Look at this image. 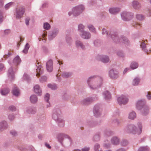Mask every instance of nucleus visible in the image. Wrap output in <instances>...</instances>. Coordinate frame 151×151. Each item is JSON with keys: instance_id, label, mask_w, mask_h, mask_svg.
Here are the masks:
<instances>
[{"instance_id": "nucleus-1", "label": "nucleus", "mask_w": 151, "mask_h": 151, "mask_svg": "<svg viewBox=\"0 0 151 151\" xmlns=\"http://www.w3.org/2000/svg\"><path fill=\"white\" fill-rule=\"evenodd\" d=\"M87 83L91 90H96L100 88L102 85L103 79L98 76H91L88 78Z\"/></svg>"}, {"instance_id": "nucleus-2", "label": "nucleus", "mask_w": 151, "mask_h": 151, "mask_svg": "<svg viewBox=\"0 0 151 151\" xmlns=\"http://www.w3.org/2000/svg\"><path fill=\"white\" fill-rule=\"evenodd\" d=\"M137 126L134 124H128L125 127V130L127 133L134 135H140L142 132V123L138 122Z\"/></svg>"}, {"instance_id": "nucleus-3", "label": "nucleus", "mask_w": 151, "mask_h": 151, "mask_svg": "<svg viewBox=\"0 0 151 151\" xmlns=\"http://www.w3.org/2000/svg\"><path fill=\"white\" fill-rule=\"evenodd\" d=\"M102 35H106L107 37L111 38L112 40L115 42L118 43L122 42L125 44H128L129 40L126 37L121 36L119 38L117 36L115 32H107L105 28L102 29Z\"/></svg>"}, {"instance_id": "nucleus-4", "label": "nucleus", "mask_w": 151, "mask_h": 151, "mask_svg": "<svg viewBox=\"0 0 151 151\" xmlns=\"http://www.w3.org/2000/svg\"><path fill=\"white\" fill-rule=\"evenodd\" d=\"M85 9L84 6L82 4H80L73 7L71 11L68 13L69 16L73 15L75 16H77L79 15Z\"/></svg>"}, {"instance_id": "nucleus-5", "label": "nucleus", "mask_w": 151, "mask_h": 151, "mask_svg": "<svg viewBox=\"0 0 151 151\" xmlns=\"http://www.w3.org/2000/svg\"><path fill=\"white\" fill-rule=\"evenodd\" d=\"M98 99L97 96L96 95H94L91 97H87L83 99L81 101V103L84 106H87L93 101L97 100Z\"/></svg>"}, {"instance_id": "nucleus-6", "label": "nucleus", "mask_w": 151, "mask_h": 151, "mask_svg": "<svg viewBox=\"0 0 151 151\" xmlns=\"http://www.w3.org/2000/svg\"><path fill=\"white\" fill-rule=\"evenodd\" d=\"M133 13L127 11H124L121 13L122 19L125 21H128L132 19L133 17Z\"/></svg>"}, {"instance_id": "nucleus-7", "label": "nucleus", "mask_w": 151, "mask_h": 151, "mask_svg": "<svg viewBox=\"0 0 151 151\" xmlns=\"http://www.w3.org/2000/svg\"><path fill=\"white\" fill-rule=\"evenodd\" d=\"M61 112L58 109H54L52 112V117L53 120L56 122L61 117Z\"/></svg>"}, {"instance_id": "nucleus-8", "label": "nucleus", "mask_w": 151, "mask_h": 151, "mask_svg": "<svg viewBox=\"0 0 151 151\" xmlns=\"http://www.w3.org/2000/svg\"><path fill=\"white\" fill-rule=\"evenodd\" d=\"M146 100L145 99H141L138 100L136 103V109L139 110L144 107L146 105Z\"/></svg>"}, {"instance_id": "nucleus-9", "label": "nucleus", "mask_w": 151, "mask_h": 151, "mask_svg": "<svg viewBox=\"0 0 151 151\" xmlns=\"http://www.w3.org/2000/svg\"><path fill=\"white\" fill-rule=\"evenodd\" d=\"M93 112L94 116L96 117H99L101 114L102 110L99 105H96L93 108Z\"/></svg>"}, {"instance_id": "nucleus-10", "label": "nucleus", "mask_w": 151, "mask_h": 151, "mask_svg": "<svg viewBox=\"0 0 151 151\" xmlns=\"http://www.w3.org/2000/svg\"><path fill=\"white\" fill-rule=\"evenodd\" d=\"M129 101L128 98L126 96L122 95L119 97L117 98V101L119 105H125Z\"/></svg>"}, {"instance_id": "nucleus-11", "label": "nucleus", "mask_w": 151, "mask_h": 151, "mask_svg": "<svg viewBox=\"0 0 151 151\" xmlns=\"http://www.w3.org/2000/svg\"><path fill=\"white\" fill-rule=\"evenodd\" d=\"M36 108L32 106H27L24 109V113L26 114H34L36 113Z\"/></svg>"}, {"instance_id": "nucleus-12", "label": "nucleus", "mask_w": 151, "mask_h": 151, "mask_svg": "<svg viewBox=\"0 0 151 151\" xmlns=\"http://www.w3.org/2000/svg\"><path fill=\"white\" fill-rule=\"evenodd\" d=\"M72 143V139L69 135L67 134L62 145L64 146H71Z\"/></svg>"}, {"instance_id": "nucleus-13", "label": "nucleus", "mask_w": 151, "mask_h": 151, "mask_svg": "<svg viewBox=\"0 0 151 151\" xmlns=\"http://www.w3.org/2000/svg\"><path fill=\"white\" fill-rule=\"evenodd\" d=\"M59 32V30L58 29L55 28L52 29L48 36V39L50 40H52L55 37Z\"/></svg>"}, {"instance_id": "nucleus-14", "label": "nucleus", "mask_w": 151, "mask_h": 151, "mask_svg": "<svg viewBox=\"0 0 151 151\" xmlns=\"http://www.w3.org/2000/svg\"><path fill=\"white\" fill-rule=\"evenodd\" d=\"M109 76L111 78L116 79L119 77V73L116 70L112 69L109 71Z\"/></svg>"}, {"instance_id": "nucleus-15", "label": "nucleus", "mask_w": 151, "mask_h": 151, "mask_svg": "<svg viewBox=\"0 0 151 151\" xmlns=\"http://www.w3.org/2000/svg\"><path fill=\"white\" fill-rule=\"evenodd\" d=\"M25 12V9L22 7L17 9L16 10V17L17 19H20L23 15Z\"/></svg>"}, {"instance_id": "nucleus-16", "label": "nucleus", "mask_w": 151, "mask_h": 151, "mask_svg": "<svg viewBox=\"0 0 151 151\" xmlns=\"http://www.w3.org/2000/svg\"><path fill=\"white\" fill-rule=\"evenodd\" d=\"M80 35L83 39L85 40L89 39L91 37V33L86 31H85L82 32L80 33Z\"/></svg>"}, {"instance_id": "nucleus-17", "label": "nucleus", "mask_w": 151, "mask_h": 151, "mask_svg": "<svg viewBox=\"0 0 151 151\" xmlns=\"http://www.w3.org/2000/svg\"><path fill=\"white\" fill-rule=\"evenodd\" d=\"M67 134L64 133L59 134L57 136L58 141L62 145Z\"/></svg>"}, {"instance_id": "nucleus-18", "label": "nucleus", "mask_w": 151, "mask_h": 151, "mask_svg": "<svg viewBox=\"0 0 151 151\" xmlns=\"http://www.w3.org/2000/svg\"><path fill=\"white\" fill-rule=\"evenodd\" d=\"M75 44L76 47L78 49H81L83 50L86 49L85 45L83 42L79 40H77L76 41Z\"/></svg>"}, {"instance_id": "nucleus-19", "label": "nucleus", "mask_w": 151, "mask_h": 151, "mask_svg": "<svg viewBox=\"0 0 151 151\" xmlns=\"http://www.w3.org/2000/svg\"><path fill=\"white\" fill-rule=\"evenodd\" d=\"M46 69L49 72H51L53 68V62L52 60H49L46 63Z\"/></svg>"}, {"instance_id": "nucleus-20", "label": "nucleus", "mask_w": 151, "mask_h": 151, "mask_svg": "<svg viewBox=\"0 0 151 151\" xmlns=\"http://www.w3.org/2000/svg\"><path fill=\"white\" fill-rule=\"evenodd\" d=\"M120 8L117 7H112L109 9V13L113 14H115L118 13L120 11Z\"/></svg>"}, {"instance_id": "nucleus-21", "label": "nucleus", "mask_w": 151, "mask_h": 151, "mask_svg": "<svg viewBox=\"0 0 151 151\" xmlns=\"http://www.w3.org/2000/svg\"><path fill=\"white\" fill-rule=\"evenodd\" d=\"M34 90L38 95L40 96L42 94V90L39 85H36L34 86Z\"/></svg>"}, {"instance_id": "nucleus-22", "label": "nucleus", "mask_w": 151, "mask_h": 151, "mask_svg": "<svg viewBox=\"0 0 151 151\" xmlns=\"http://www.w3.org/2000/svg\"><path fill=\"white\" fill-rule=\"evenodd\" d=\"M140 110L141 114L143 116L147 115L149 112V108L148 106H145L144 107L141 109Z\"/></svg>"}, {"instance_id": "nucleus-23", "label": "nucleus", "mask_w": 151, "mask_h": 151, "mask_svg": "<svg viewBox=\"0 0 151 151\" xmlns=\"http://www.w3.org/2000/svg\"><path fill=\"white\" fill-rule=\"evenodd\" d=\"M111 141L112 144L114 145H117L119 143L120 139L117 136H114L111 139Z\"/></svg>"}, {"instance_id": "nucleus-24", "label": "nucleus", "mask_w": 151, "mask_h": 151, "mask_svg": "<svg viewBox=\"0 0 151 151\" xmlns=\"http://www.w3.org/2000/svg\"><path fill=\"white\" fill-rule=\"evenodd\" d=\"M141 81L140 78L139 77H135L132 82V84L134 86H137L139 85Z\"/></svg>"}, {"instance_id": "nucleus-25", "label": "nucleus", "mask_w": 151, "mask_h": 151, "mask_svg": "<svg viewBox=\"0 0 151 151\" xmlns=\"http://www.w3.org/2000/svg\"><path fill=\"white\" fill-rule=\"evenodd\" d=\"M102 95L103 98L106 100L110 99L111 98V94L108 91H105L103 92Z\"/></svg>"}, {"instance_id": "nucleus-26", "label": "nucleus", "mask_w": 151, "mask_h": 151, "mask_svg": "<svg viewBox=\"0 0 151 151\" xmlns=\"http://www.w3.org/2000/svg\"><path fill=\"white\" fill-rule=\"evenodd\" d=\"M7 75L9 78L10 80L13 79L14 78V73L12 67H11L9 69Z\"/></svg>"}, {"instance_id": "nucleus-27", "label": "nucleus", "mask_w": 151, "mask_h": 151, "mask_svg": "<svg viewBox=\"0 0 151 151\" xmlns=\"http://www.w3.org/2000/svg\"><path fill=\"white\" fill-rule=\"evenodd\" d=\"M137 115L135 112L133 111H130L128 114V118L131 120H134L136 117Z\"/></svg>"}, {"instance_id": "nucleus-28", "label": "nucleus", "mask_w": 151, "mask_h": 151, "mask_svg": "<svg viewBox=\"0 0 151 151\" xmlns=\"http://www.w3.org/2000/svg\"><path fill=\"white\" fill-rule=\"evenodd\" d=\"M99 58L101 61L104 63H107L109 61L108 56L105 55H100Z\"/></svg>"}, {"instance_id": "nucleus-29", "label": "nucleus", "mask_w": 151, "mask_h": 151, "mask_svg": "<svg viewBox=\"0 0 151 151\" xmlns=\"http://www.w3.org/2000/svg\"><path fill=\"white\" fill-rule=\"evenodd\" d=\"M21 60L19 56L17 55L13 60V64L16 66L19 65L21 63Z\"/></svg>"}, {"instance_id": "nucleus-30", "label": "nucleus", "mask_w": 151, "mask_h": 151, "mask_svg": "<svg viewBox=\"0 0 151 151\" xmlns=\"http://www.w3.org/2000/svg\"><path fill=\"white\" fill-rule=\"evenodd\" d=\"M139 66V63L137 62L133 61L131 62L130 67L132 70H134L138 68Z\"/></svg>"}, {"instance_id": "nucleus-31", "label": "nucleus", "mask_w": 151, "mask_h": 151, "mask_svg": "<svg viewBox=\"0 0 151 151\" xmlns=\"http://www.w3.org/2000/svg\"><path fill=\"white\" fill-rule=\"evenodd\" d=\"M87 27L90 31L95 34L96 33V31L95 27L92 24H88L87 25Z\"/></svg>"}, {"instance_id": "nucleus-32", "label": "nucleus", "mask_w": 151, "mask_h": 151, "mask_svg": "<svg viewBox=\"0 0 151 151\" xmlns=\"http://www.w3.org/2000/svg\"><path fill=\"white\" fill-rule=\"evenodd\" d=\"M132 6L133 7L136 9H138L141 7L140 4L136 1H133L132 2Z\"/></svg>"}, {"instance_id": "nucleus-33", "label": "nucleus", "mask_w": 151, "mask_h": 151, "mask_svg": "<svg viewBox=\"0 0 151 151\" xmlns=\"http://www.w3.org/2000/svg\"><path fill=\"white\" fill-rule=\"evenodd\" d=\"M7 122L5 121H3L0 123V130L2 131L4 129L7 128Z\"/></svg>"}, {"instance_id": "nucleus-34", "label": "nucleus", "mask_w": 151, "mask_h": 151, "mask_svg": "<svg viewBox=\"0 0 151 151\" xmlns=\"http://www.w3.org/2000/svg\"><path fill=\"white\" fill-rule=\"evenodd\" d=\"M36 70V72H37L36 76L37 77H38L40 74H42L43 72V69L42 67L40 65H39L38 66Z\"/></svg>"}, {"instance_id": "nucleus-35", "label": "nucleus", "mask_w": 151, "mask_h": 151, "mask_svg": "<svg viewBox=\"0 0 151 151\" xmlns=\"http://www.w3.org/2000/svg\"><path fill=\"white\" fill-rule=\"evenodd\" d=\"M22 79V81H26L28 82L31 81V78L26 73L24 74Z\"/></svg>"}, {"instance_id": "nucleus-36", "label": "nucleus", "mask_w": 151, "mask_h": 151, "mask_svg": "<svg viewBox=\"0 0 151 151\" xmlns=\"http://www.w3.org/2000/svg\"><path fill=\"white\" fill-rule=\"evenodd\" d=\"M114 132L109 129H106L104 132V134L106 137H107L114 134Z\"/></svg>"}, {"instance_id": "nucleus-37", "label": "nucleus", "mask_w": 151, "mask_h": 151, "mask_svg": "<svg viewBox=\"0 0 151 151\" xmlns=\"http://www.w3.org/2000/svg\"><path fill=\"white\" fill-rule=\"evenodd\" d=\"M30 100L31 103L35 104L38 101V98L36 95H33L30 96Z\"/></svg>"}, {"instance_id": "nucleus-38", "label": "nucleus", "mask_w": 151, "mask_h": 151, "mask_svg": "<svg viewBox=\"0 0 151 151\" xmlns=\"http://www.w3.org/2000/svg\"><path fill=\"white\" fill-rule=\"evenodd\" d=\"M13 95L16 96H18L20 94L19 91V89L16 87H14L12 91Z\"/></svg>"}, {"instance_id": "nucleus-39", "label": "nucleus", "mask_w": 151, "mask_h": 151, "mask_svg": "<svg viewBox=\"0 0 151 151\" xmlns=\"http://www.w3.org/2000/svg\"><path fill=\"white\" fill-rule=\"evenodd\" d=\"M72 74L71 72L64 71L62 73V76L64 78H67L70 77Z\"/></svg>"}, {"instance_id": "nucleus-40", "label": "nucleus", "mask_w": 151, "mask_h": 151, "mask_svg": "<svg viewBox=\"0 0 151 151\" xmlns=\"http://www.w3.org/2000/svg\"><path fill=\"white\" fill-rule=\"evenodd\" d=\"M101 134L100 132L97 133L93 136V140L94 142L99 141L100 139Z\"/></svg>"}, {"instance_id": "nucleus-41", "label": "nucleus", "mask_w": 151, "mask_h": 151, "mask_svg": "<svg viewBox=\"0 0 151 151\" xmlns=\"http://www.w3.org/2000/svg\"><path fill=\"white\" fill-rule=\"evenodd\" d=\"M56 122L58 124V126L60 127H63L64 126L65 122L62 118H61Z\"/></svg>"}, {"instance_id": "nucleus-42", "label": "nucleus", "mask_w": 151, "mask_h": 151, "mask_svg": "<svg viewBox=\"0 0 151 151\" xmlns=\"http://www.w3.org/2000/svg\"><path fill=\"white\" fill-rule=\"evenodd\" d=\"M140 46L142 48V50L145 52L147 54H148V50L146 48V45L145 43L143 42H142Z\"/></svg>"}, {"instance_id": "nucleus-43", "label": "nucleus", "mask_w": 151, "mask_h": 151, "mask_svg": "<svg viewBox=\"0 0 151 151\" xmlns=\"http://www.w3.org/2000/svg\"><path fill=\"white\" fill-rule=\"evenodd\" d=\"M93 149L94 151H102L100 147V145L98 143L95 144L94 145Z\"/></svg>"}, {"instance_id": "nucleus-44", "label": "nucleus", "mask_w": 151, "mask_h": 151, "mask_svg": "<svg viewBox=\"0 0 151 151\" xmlns=\"http://www.w3.org/2000/svg\"><path fill=\"white\" fill-rule=\"evenodd\" d=\"M85 27L82 24H79L78 26V30L80 33L84 31V30Z\"/></svg>"}, {"instance_id": "nucleus-45", "label": "nucleus", "mask_w": 151, "mask_h": 151, "mask_svg": "<svg viewBox=\"0 0 151 151\" xmlns=\"http://www.w3.org/2000/svg\"><path fill=\"white\" fill-rule=\"evenodd\" d=\"M150 148L147 146H141L138 149V151H149Z\"/></svg>"}, {"instance_id": "nucleus-46", "label": "nucleus", "mask_w": 151, "mask_h": 151, "mask_svg": "<svg viewBox=\"0 0 151 151\" xmlns=\"http://www.w3.org/2000/svg\"><path fill=\"white\" fill-rule=\"evenodd\" d=\"M14 3L13 2H11L6 4L4 6V8L6 10H7L10 7L14 6Z\"/></svg>"}, {"instance_id": "nucleus-47", "label": "nucleus", "mask_w": 151, "mask_h": 151, "mask_svg": "<svg viewBox=\"0 0 151 151\" xmlns=\"http://www.w3.org/2000/svg\"><path fill=\"white\" fill-rule=\"evenodd\" d=\"M10 90L8 88H6L3 89H1L0 92L3 95H5L8 94Z\"/></svg>"}, {"instance_id": "nucleus-48", "label": "nucleus", "mask_w": 151, "mask_h": 151, "mask_svg": "<svg viewBox=\"0 0 151 151\" xmlns=\"http://www.w3.org/2000/svg\"><path fill=\"white\" fill-rule=\"evenodd\" d=\"M136 17L137 20L140 21L143 20L145 18L144 16L141 14H137L136 16Z\"/></svg>"}, {"instance_id": "nucleus-49", "label": "nucleus", "mask_w": 151, "mask_h": 151, "mask_svg": "<svg viewBox=\"0 0 151 151\" xmlns=\"http://www.w3.org/2000/svg\"><path fill=\"white\" fill-rule=\"evenodd\" d=\"M129 144L128 141L126 139H123L120 142V144L121 146L125 147L127 146Z\"/></svg>"}, {"instance_id": "nucleus-50", "label": "nucleus", "mask_w": 151, "mask_h": 151, "mask_svg": "<svg viewBox=\"0 0 151 151\" xmlns=\"http://www.w3.org/2000/svg\"><path fill=\"white\" fill-rule=\"evenodd\" d=\"M47 86L52 90H55L58 88L56 85L55 84H49L47 85Z\"/></svg>"}, {"instance_id": "nucleus-51", "label": "nucleus", "mask_w": 151, "mask_h": 151, "mask_svg": "<svg viewBox=\"0 0 151 151\" xmlns=\"http://www.w3.org/2000/svg\"><path fill=\"white\" fill-rule=\"evenodd\" d=\"M43 27L44 29L46 30L49 29L51 27L49 23L47 22H45L44 23Z\"/></svg>"}, {"instance_id": "nucleus-52", "label": "nucleus", "mask_w": 151, "mask_h": 151, "mask_svg": "<svg viewBox=\"0 0 151 151\" xmlns=\"http://www.w3.org/2000/svg\"><path fill=\"white\" fill-rule=\"evenodd\" d=\"M29 48V45L28 43L26 44L24 49L23 50V52L24 53L26 54L27 53L28 50Z\"/></svg>"}, {"instance_id": "nucleus-53", "label": "nucleus", "mask_w": 151, "mask_h": 151, "mask_svg": "<svg viewBox=\"0 0 151 151\" xmlns=\"http://www.w3.org/2000/svg\"><path fill=\"white\" fill-rule=\"evenodd\" d=\"M70 96L67 93H64L62 96V99L64 100H68L70 99Z\"/></svg>"}, {"instance_id": "nucleus-54", "label": "nucleus", "mask_w": 151, "mask_h": 151, "mask_svg": "<svg viewBox=\"0 0 151 151\" xmlns=\"http://www.w3.org/2000/svg\"><path fill=\"white\" fill-rule=\"evenodd\" d=\"M66 41L67 43L68 44H70L72 42V40L70 35H67L66 37Z\"/></svg>"}, {"instance_id": "nucleus-55", "label": "nucleus", "mask_w": 151, "mask_h": 151, "mask_svg": "<svg viewBox=\"0 0 151 151\" xmlns=\"http://www.w3.org/2000/svg\"><path fill=\"white\" fill-rule=\"evenodd\" d=\"M117 55L120 57L124 58L125 57V54L122 51H118L117 52Z\"/></svg>"}, {"instance_id": "nucleus-56", "label": "nucleus", "mask_w": 151, "mask_h": 151, "mask_svg": "<svg viewBox=\"0 0 151 151\" xmlns=\"http://www.w3.org/2000/svg\"><path fill=\"white\" fill-rule=\"evenodd\" d=\"M111 144L109 142H106V141L104 142L103 144V146L104 147L106 148H110L111 147Z\"/></svg>"}, {"instance_id": "nucleus-57", "label": "nucleus", "mask_w": 151, "mask_h": 151, "mask_svg": "<svg viewBox=\"0 0 151 151\" xmlns=\"http://www.w3.org/2000/svg\"><path fill=\"white\" fill-rule=\"evenodd\" d=\"M15 117V116L13 114H9L8 116L9 119L11 121L13 120L14 119Z\"/></svg>"}, {"instance_id": "nucleus-58", "label": "nucleus", "mask_w": 151, "mask_h": 151, "mask_svg": "<svg viewBox=\"0 0 151 151\" xmlns=\"http://www.w3.org/2000/svg\"><path fill=\"white\" fill-rule=\"evenodd\" d=\"M146 97L148 100H151V92H147V94L146 95Z\"/></svg>"}, {"instance_id": "nucleus-59", "label": "nucleus", "mask_w": 151, "mask_h": 151, "mask_svg": "<svg viewBox=\"0 0 151 151\" xmlns=\"http://www.w3.org/2000/svg\"><path fill=\"white\" fill-rule=\"evenodd\" d=\"M47 79V77L46 76H42L40 78V81L41 82L43 83L45 82Z\"/></svg>"}, {"instance_id": "nucleus-60", "label": "nucleus", "mask_w": 151, "mask_h": 151, "mask_svg": "<svg viewBox=\"0 0 151 151\" xmlns=\"http://www.w3.org/2000/svg\"><path fill=\"white\" fill-rule=\"evenodd\" d=\"M94 45L96 46H98L100 45V41L98 40H95L93 42Z\"/></svg>"}, {"instance_id": "nucleus-61", "label": "nucleus", "mask_w": 151, "mask_h": 151, "mask_svg": "<svg viewBox=\"0 0 151 151\" xmlns=\"http://www.w3.org/2000/svg\"><path fill=\"white\" fill-rule=\"evenodd\" d=\"M50 98V95L48 93H46L44 97L45 99V101L48 102Z\"/></svg>"}, {"instance_id": "nucleus-62", "label": "nucleus", "mask_w": 151, "mask_h": 151, "mask_svg": "<svg viewBox=\"0 0 151 151\" xmlns=\"http://www.w3.org/2000/svg\"><path fill=\"white\" fill-rule=\"evenodd\" d=\"M113 122L114 123L117 124L118 125H120L121 124L120 121L118 119H114L113 120Z\"/></svg>"}, {"instance_id": "nucleus-63", "label": "nucleus", "mask_w": 151, "mask_h": 151, "mask_svg": "<svg viewBox=\"0 0 151 151\" xmlns=\"http://www.w3.org/2000/svg\"><path fill=\"white\" fill-rule=\"evenodd\" d=\"M9 109L12 111H15L16 110V107L14 106H11L9 107Z\"/></svg>"}, {"instance_id": "nucleus-64", "label": "nucleus", "mask_w": 151, "mask_h": 151, "mask_svg": "<svg viewBox=\"0 0 151 151\" xmlns=\"http://www.w3.org/2000/svg\"><path fill=\"white\" fill-rule=\"evenodd\" d=\"M90 147H85L81 149L82 151H89Z\"/></svg>"}]
</instances>
